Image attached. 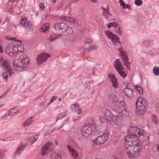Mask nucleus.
Segmentation results:
<instances>
[{
  "label": "nucleus",
  "mask_w": 159,
  "mask_h": 159,
  "mask_svg": "<svg viewBox=\"0 0 159 159\" xmlns=\"http://www.w3.org/2000/svg\"><path fill=\"white\" fill-rule=\"evenodd\" d=\"M53 27L56 31L60 33L66 32L67 25L64 23H56L54 24Z\"/></svg>",
  "instance_id": "obj_6"
},
{
  "label": "nucleus",
  "mask_w": 159,
  "mask_h": 159,
  "mask_svg": "<svg viewBox=\"0 0 159 159\" xmlns=\"http://www.w3.org/2000/svg\"><path fill=\"white\" fill-rule=\"evenodd\" d=\"M38 138V137L37 135L35 134H33L31 135L29 137L28 139L30 142H31L32 143H33L36 141Z\"/></svg>",
  "instance_id": "obj_28"
},
{
  "label": "nucleus",
  "mask_w": 159,
  "mask_h": 159,
  "mask_svg": "<svg viewBox=\"0 0 159 159\" xmlns=\"http://www.w3.org/2000/svg\"><path fill=\"white\" fill-rule=\"evenodd\" d=\"M55 99H56V97L55 96H54L52 97V98L51 100L49 102V103H52L53 101L55 100Z\"/></svg>",
  "instance_id": "obj_55"
},
{
  "label": "nucleus",
  "mask_w": 159,
  "mask_h": 159,
  "mask_svg": "<svg viewBox=\"0 0 159 159\" xmlns=\"http://www.w3.org/2000/svg\"><path fill=\"white\" fill-rule=\"evenodd\" d=\"M55 143L56 144V146H57L58 145V140L57 139H55L54 141Z\"/></svg>",
  "instance_id": "obj_60"
},
{
  "label": "nucleus",
  "mask_w": 159,
  "mask_h": 159,
  "mask_svg": "<svg viewBox=\"0 0 159 159\" xmlns=\"http://www.w3.org/2000/svg\"><path fill=\"white\" fill-rule=\"evenodd\" d=\"M153 72L156 75H158L159 73V68L157 66H155L153 69Z\"/></svg>",
  "instance_id": "obj_39"
},
{
  "label": "nucleus",
  "mask_w": 159,
  "mask_h": 159,
  "mask_svg": "<svg viewBox=\"0 0 159 159\" xmlns=\"http://www.w3.org/2000/svg\"><path fill=\"white\" fill-rule=\"evenodd\" d=\"M24 147L22 145L19 146L16 151L14 153V155H19L22 152V151L24 149Z\"/></svg>",
  "instance_id": "obj_32"
},
{
  "label": "nucleus",
  "mask_w": 159,
  "mask_h": 159,
  "mask_svg": "<svg viewBox=\"0 0 159 159\" xmlns=\"http://www.w3.org/2000/svg\"><path fill=\"white\" fill-rule=\"evenodd\" d=\"M18 111L14 108H12L8 111V115L9 116H12L14 115L16 112H18Z\"/></svg>",
  "instance_id": "obj_33"
},
{
  "label": "nucleus",
  "mask_w": 159,
  "mask_h": 159,
  "mask_svg": "<svg viewBox=\"0 0 159 159\" xmlns=\"http://www.w3.org/2000/svg\"><path fill=\"white\" fill-rule=\"evenodd\" d=\"M144 132L143 130H139L136 127L130 126L128 129L129 135L134 137L135 138H137L141 135L143 136Z\"/></svg>",
  "instance_id": "obj_3"
},
{
  "label": "nucleus",
  "mask_w": 159,
  "mask_h": 159,
  "mask_svg": "<svg viewBox=\"0 0 159 159\" xmlns=\"http://www.w3.org/2000/svg\"><path fill=\"white\" fill-rule=\"evenodd\" d=\"M107 28H110L111 26H112L111 23H110L108 24H107Z\"/></svg>",
  "instance_id": "obj_58"
},
{
  "label": "nucleus",
  "mask_w": 159,
  "mask_h": 159,
  "mask_svg": "<svg viewBox=\"0 0 159 159\" xmlns=\"http://www.w3.org/2000/svg\"><path fill=\"white\" fill-rule=\"evenodd\" d=\"M92 40L90 39H89V38H88V39L87 40V41H86V42L87 43H92Z\"/></svg>",
  "instance_id": "obj_56"
},
{
  "label": "nucleus",
  "mask_w": 159,
  "mask_h": 159,
  "mask_svg": "<svg viewBox=\"0 0 159 159\" xmlns=\"http://www.w3.org/2000/svg\"><path fill=\"white\" fill-rule=\"evenodd\" d=\"M119 2L120 5L123 6L122 9H123L124 8H125V4L122 0H120Z\"/></svg>",
  "instance_id": "obj_47"
},
{
  "label": "nucleus",
  "mask_w": 159,
  "mask_h": 159,
  "mask_svg": "<svg viewBox=\"0 0 159 159\" xmlns=\"http://www.w3.org/2000/svg\"><path fill=\"white\" fill-rule=\"evenodd\" d=\"M78 23V21L75 18L74 20L73 23L75 24H77Z\"/></svg>",
  "instance_id": "obj_59"
},
{
  "label": "nucleus",
  "mask_w": 159,
  "mask_h": 159,
  "mask_svg": "<svg viewBox=\"0 0 159 159\" xmlns=\"http://www.w3.org/2000/svg\"><path fill=\"white\" fill-rule=\"evenodd\" d=\"M148 107L147 104H145L144 105L136 106V114L140 116L144 114L146 111Z\"/></svg>",
  "instance_id": "obj_12"
},
{
  "label": "nucleus",
  "mask_w": 159,
  "mask_h": 159,
  "mask_svg": "<svg viewBox=\"0 0 159 159\" xmlns=\"http://www.w3.org/2000/svg\"><path fill=\"white\" fill-rule=\"evenodd\" d=\"M125 150L129 157H136L138 154L135 153V151L133 149L132 146H127L125 147Z\"/></svg>",
  "instance_id": "obj_13"
},
{
  "label": "nucleus",
  "mask_w": 159,
  "mask_h": 159,
  "mask_svg": "<svg viewBox=\"0 0 159 159\" xmlns=\"http://www.w3.org/2000/svg\"><path fill=\"white\" fill-rule=\"evenodd\" d=\"M15 52L17 53L18 52H22L24 50V46L22 44H20L19 46L16 45V48H15Z\"/></svg>",
  "instance_id": "obj_27"
},
{
  "label": "nucleus",
  "mask_w": 159,
  "mask_h": 159,
  "mask_svg": "<svg viewBox=\"0 0 159 159\" xmlns=\"http://www.w3.org/2000/svg\"><path fill=\"white\" fill-rule=\"evenodd\" d=\"M70 108L73 111L78 112L77 113V115H79L81 113V110L80 109L79 105L78 103L72 104Z\"/></svg>",
  "instance_id": "obj_21"
},
{
  "label": "nucleus",
  "mask_w": 159,
  "mask_h": 159,
  "mask_svg": "<svg viewBox=\"0 0 159 159\" xmlns=\"http://www.w3.org/2000/svg\"><path fill=\"white\" fill-rule=\"evenodd\" d=\"M69 17H67L66 16H63L61 17V18L62 20L66 21H68L69 20Z\"/></svg>",
  "instance_id": "obj_44"
},
{
  "label": "nucleus",
  "mask_w": 159,
  "mask_h": 159,
  "mask_svg": "<svg viewBox=\"0 0 159 159\" xmlns=\"http://www.w3.org/2000/svg\"><path fill=\"white\" fill-rule=\"evenodd\" d=\"M108 77L110 79L113 87L116 88L118 87V83L115 75L113 74H109Z\"/></svg>",
  "instance_id": "obj_18"
},
{
  "label": "nucleus",
  "mask_w": 159,
  "mask_h": 159,
  "mask_svg": "<svg viewBox=\"0 0 159 159\" xmlns=\"http://www.w3.org/2000/svg\"><path fill=\"white\" fill-rule=\"evenodd\" d=\"M143 2L141 0H135V4L138 6H139L142 4Z\"/></svg>",
  "instance_id": "obj_40"
},
{
  "label": "nucleus",
  "mask_w": 159,
  "mask_h": 159,
  "mask_svg": "<svg viewBox=\"0 0 159 159\" xmlns=\"http://www.w3.org/2000/svg\"><path fill=\"white\" fill-rule=\"evenodd\" d=\"M115 30L119 35H121V34L122 31L119 27L116 29Z\"/></svg>",
  "instance_id": "obj_43"
},
{
  "label": "nucleus",
  "mask_w": 159,
  "mask_h": 159,
  "mask_svg": "<svg viewBox=\"0 0 159 159\" xmlns=\"http://www.w3.org/2000/svg\"><path fill=\"white\" fill-rule=\"evenodd\" d=\"M51 158L52 159H61L60 157L55 153L52 154Z\"/></svg>",
  "instance_id": "obj_37"
},
{
  "label": "nucleus",
  "mask_w": 159,
  "mask_h": 159,
  "mask_svg": "<svg viewBox=\"0 0 159 159\" xmlns=\"http://www.w3.org/2000/svg\"><path fill=\"white\" fill-rule=\"evenodd\" d=\"M108 99L109 102L114 106L116 105L119 102L118 98L114 93L110 94L108 97Z\"/></svg>",
  "instance_id": "obj_17"
},
{
  "label": "nucleus",
  "mask_w": 159,
  "mask_h": 159,
  "mask_svg": "<svg viewBox=\"0 0 159 159\" xmlns=\"http://www.w3.org/2000/svg\"><path fill=\"white\" fill-rule=\"evenodd\" d=\"M86 46L85 45L84 46L83 48L82 49V51L83 52H88V50H87V51H86V49L87 48H86Z\"/></svg>",
  "instance_id": "obj_49"
},
{
  "label": "nucleus",
  "mask_w": 159,
  "mask_h": 159,
  "mask_svg": "<svg viewBox=\"0 0 159 159\" xmlns=\"http://www.w3.org/2000/svg\"><path fill=\"white\" fill-rule=\"evenodd\" d=\"M6 39H9L11 40H15L16 39L14 37H9V36H7L6 37Z\"/></svg>",
  "instance_id": "obj_54"
},
{
  "label": "nucleus",
  "mask_w": 159,
  "mask_h": 159,
  "mask_svg": "<svg viewBox=\"0 0 159 159\" xmlns=\"http://www.w3.org/2000/svg\"><path fill=\"white\" fill-rule=\"evenodd\" d=\"M16 47V44L14 43H9L5 50L6 53L10 56H12L15 52V48Z\"/></svg>",
  "instance_id": "obj_10"
},
{
  "label": "nucleus",
  "mask_w": 159,
  "mask_h": 159,
  "mask_svg": "<svg viewBox=\"0 0 159 159\" xmlns=\"http://www.w3.org/2000/svg\"><path fill=\"white\" fill-rule=\"evenodd\" d=\"M30 59L25 54L21 55L19 60L15 59L13 62L12 67L14 70L19 71L24 68L27 67L29 65Z\"/></svg>",
  "instance_id": "obj_1"
},
{
  "label": "nucleus",
  "mask_w": 159,
  "mask_h": 159,
  "mask_svg": "<svg viewBox=\"0 0 159 159\" xmlns=\"http://www.w3.org/2000/svg\"><path fill=\"white\" fill-rule=\"evenodd\" d=\"M50 25L48 23H46L43 25L40 28V31L44 32L48 30V29Z\"/></svg>",
  "instance_id": "obj_30"
},
{
  "label": "nucleus",
  "mask_w": 159,
  "mask_h": 159,
  "mask_svg": "<svg viewBox=\"0 0 159 159\" xmlns=\"http://www.w3.org/2000/svg\"><path fill=\"white\" fill-rule=\"evenodd\" d=\"M105 34L111 40L114 45H119L120 47L121 46V43L118 40L119 39L116 35L113 34L112 32L109 31H106Z\"/></svg>",
  "instance_id": "obj_4"
},
{
  "label": "nucleus",
  "mask_w": 159,
  "mask_h": 159,
  "mask_svg": "<svg viewBox=\"0 0 159 159\" xmlns=\"http://www.w3.org/2000/svg\"><path fill=\"white\" fill-rule=\"evenodd\" d=\"M145 104H147L146 100L143 97L139 98L136 100V106L144 105Z\"/></svg>",
  "instance_id": "obj_22"
},
{
  "label": "nucleus",
  "mask_w": 159,
  "mask_h": 159,
  "mask_svg": "<svg viewBox=\"0 0 159 159\" xmlns=\"http://www.w3.org/2000/svg\"><path fill=\"white\" fill-rule=\"evenodd\" d=\"M93 131L92 127L88 125L82 127L81 129V132L82 136L86 137L92 133Z\"/></svg>",
  "instance_id": "obj_9"
},
{
  "label": "nucleus",
  "mask_w": 159,
  "mask_h": 159,
  "mask_svg": "<svg viewBox=\"0 0 159 159\" xmlns=\"http://www.w3.org/2000/svg\"><path fill=\"white\" fill-rule=\"evenodd\" d=\"M16 0H9L10 2H14L16 1Z\"/></svg>",
  "instance_id": "obj_63"
},
{
  "label": "nucleus",
  "mask_w": 159,
  "mask_h": 159,
  "mask_svg": "<svg viewBox=\"0 0 159 159\" xmlns=\"http://www.w3.org/2000/svg\"><path fill=\"white\" fill-rule=\"evenodd\" d=\"M132 146L133 147V149L135 151V153L138 154L142 148L140 142L138 139L135 140L133 144L132 145Z\"/></svg>",
  "instance_id": "obj_16"
},
{
  "label": "nucleus",
  "mask_w": 159,
  "mask_h": 159,
  "mask_svg": "<svg viewBox=\"0 0 159 159\" xmlns=\"http://www.w3.org/2000/svg\"><path fill=\"white\" fill-rule=\"evenodd\" d=\"M112 119L109 122L111 125H118L120 121V118L118 116H113Z\"/></svg>",
  "instance_id": "obj_23"
},
{
  "label": "nucleus",
  "mask_w": 159,
  "mask_h": 159,
  "mask_svg": "<svg viewBox=\"0 0 159 159\" xmlns=\"http://www.w3.org/2000/svg\"><path fill=\"white\" fill-rule=\"evenodd\" d=\"M20 23L26 29L29 27V24L26 19H22L20 20Z\"/></svg>",
  "instance_id": "obj_29"
},
{
  "label": "nucleus",
  "mask_w": 159,
  "mask_h": 159,
  "mask_svg": "<svg viewBox=\"0 0 159 159\" xmlns=\"http://www.w3.org/2000/svg\"><path fill=\"white\" fill-rule=\"evenodd\" d=\"M66 31H67L68 34H71L73 33V30L72 27H70L67 25V28L66 29Z\"/></svg>",
  "instance_id": "obj_38"
},
{
  "label": "nucleus",
  "mask_w": 159,
  "mask_h": 159,
  "mask_svg": "<svg viewBox=\"0 0 159 159\" xmlns=\"http://www.w3.org/2000/svg\"><path fill=\"white\" fill-rule=\"evenodd\" d=\"M105 116L106 119L109 122L112 120L113 116L111 114V111L109 110H106L105 111Z\"/></svg>",
  "instance_id": "obj_24"
},
{
  "label": "nucleus",
  "mask_w": 159,
  "mask_h": 159,
  "mask_svg": "<svg viewBox=\"0 0 159 159\" xmlns=\"http://www.w3.org/2000/svg\"><path fill=\"white\" fill-rule=\"evenodd\" d=\"M134 137L129 135L126 136L124 139L125 147L127 146H132L134 142L137 140V138Z\"/></svg>",
  "instance_id": "obj_11"
},
{
  "label": "nucleus",
  "mask_w": 159,
  "mask_h": 159,
  "mask_svg": "<svg viewBox=\"0 0 159 159\" xmlns=\"http://www.w3.org/2000/svg\"><path fill=\"white\" fill-rule=\"evenodd\" d=\"M148 158V157H143L142 158H141V159H147Z\"/></svg>",
  "instance_id": "obj_64"
},
{
  "label": "nucleus",
  "mask_w": 159,
  "mask_h": 159,
  "mask_svg": "<svg viewBox=\"0 0 159 159\" xmlns=\"http://www.w3.org/2000/svg\"><path fill=\"white\" fill-rule=\"evenodd\" d=\"M72 143H70L67 146L68 149L72 156L74 157H76L78 156V153L76 150L73 148Z\"/></svg>",
  "instance_id": "obj_19"
},
{
  "label": "nucleus",
  "mask_w": 159,
  "mask_h": 159,
  "mask_svg": "<svg viewBox=\"0 0 159 159\" xmlns=\"http://www.w3.org/2000/svg\"><path fill=\"white\" fill-rule=\"evenodd\" d=\"M116 68L118 72V73L123 78H125L126 76V75L125 72L121 70V69H118V68H117L116 67Z\"/></svg>",
  "instance_id": "obj_31"
},
{
  "label": "nucleus",
  "mask_w": 159,
  "mask_h": 159,
  "mask_svg": "<svg viewBox=\"0 0 159 159\" xmlns=\"http://www.w3.org/2000/svg\"><path fill=\"white\" fill-rule=\"evenodd\" d=\"M152 120L153 123L154 124H158V121L157 120V118L156 116H153Z\"/></svg>",
  "instance_id": "obj_41"
},
{
  "label": "nucleus",
  "mask_w": 159,
  "mask_h": 159,
  "mask_svg": "<svg viewBox=\"0 0 159 159\" xmlns=\"http://www.w3.org/2000/svg\"><path fill=\"white\" fill-rule=\"evenodd\" d=\"M79 117L78 116H75L73 118V120L75 121L77 120Z\"/></svg>",
  "instance_id": "obj_57"
},
{
  "label": "nucleus",
  "mask_w": 159,
  "mask_h": 159,
  "mask_svg": "<svg viewBox=\"0 0 159 159\" xmlns=\"http://www.w3.org/2000/svg\"><path fill=\"white\" fill-rule=\"evenodd\" d=\"M135 89L139 93L141 94H143V91L140 86L136 85L134 86Z\"/></svg>",
  "instance_id": "obj_36"
},
{
  "label": "nucleus",
  "mask_w": 159,
  "mask_h": 159,
  "mask_svg": "<svg viewBox=\"0 0 159 159\" xmlns=\"http://www.w3.org/2000/svg\"><path fill=\"white\" fill-rule=\"evenodd\" d=\"M40 8L42 10L44 11L45 10L44 5L43 3H41L39 5Z\"/></svg>",
  "instance_id": "obj_46"
},
{
  "label": "nucleus",
  "mask_w": 159,
  "mask_h": 159,
  "mask_svg": "<svg viewBox=\"0 0 159 159\" xmlns=\"http://www.w3.org/2000/svg\"><path fill=\"white\" fill-rule=\"evenodd\" d=\"M90 1L94 3H97L98 2V1L96 0H90Z\"/></svg>",
  "instance_id": "obj_61"
},
{
  "label": "nucleus",
  "mask_w": 159,
  "mask_h": 159,
  "mask_svg": "<svg viewBox=\"0 0 159 159\" xmlns=\"http://www.w3.org/2000/svg\"><path fill=\"white\" fill-rule=\"evenodd\" d=\"M96 49V48H95V47H94V46H92L89 47V48H87L86 51H87V50H88V52H89L91 50H92L94 49Z\"/></svg>",
  "instance_id": "obj_45"
},
{
  "label": "nucleus",
  "mask_w": 159,
  "mask_h": 159,
  "mask_svg": "<svg viewBox=\"0 0 159 159\" xmlns=\"http://www.w3.org/2000/svg\"><path fill=\"white\" fill-rule=\"evenodd\" d=\"M98 120L100 121V122L103 123L104 121V119L102 117H100L98 119Z\"/></svg>",
  "instance_id": "obj_52"
},
{
  "label": "nucleus",
  "mask_w": 159,
  "mask_h": 159,
  "mask_svg": "<svg viewBox=\"0 0 159 159\" xmlns=\"http://www.w3.org/2000/svg\"><path fill=\"white\" fill-rule=\"evenodd\" d=\"M0 64L1 66L4 67L5 69H7L8 71L3 72L2 75V77L5 80H7L8 79V77L11 76L12 74H14L13 71H12V70L10 66V65L6 60L3 57H2L0 60Z\"/></svg>",
  "instance_id": "obj_2"
},
{
  "label": "nucleus",
  "mask_w": 159,
  "mask_h": 159,
  "mask_svg": "<svg viewBox=\"0 0 159 159\" xmlns=\"http://www.w3.org/2000/svg\"><path fill=\"white\" fill-rule=\"evenodd\" d=\"M66 112H63L59 114L57 116L56 121L58 120L61 119L64 117L66 116Z\"/></svg>",
  "instance_id": "obj_35"
},
{
  "label": "nucleus",
  "mask_w": 159,
  "mask_h": 159,
  "mask_svg": "<svg viewBox=\"0 0 159 159\" xmlns=\"http://www.w3.org/2000/svg\"><path fill=\"white\" fill-rule=\"evenodd\" d=\"M119 113L120 116L122 117L127 115V111L125 109V103L123 101H120V104Z\"/></svg>",
  "instance_id": "obj_15"
},
{
  "label": "nucleus",
  "mask_w": 159,
  "mask_h": 159,
  "mask_svg": "<svg viewBox=\"0 0 159 159\" xmlns=\"http://www.w3.org/2000/svg\"><path fill=\"white\" fill-rule=\"evenodd\" d=\"M75 18L73 17L71 18L70 17H69V20L68 21V22H69L70 23H73L74 20L75 19Z\"/></svg>",
  "instance_id": "obj_51"
},
{
  "label": "nucleus",
  "mask_w": 159,
  "mask_h": 159,
  "mask_svg": "<svg viewBox=\"0 0 159 159\" xmlns=\"http://www.w3.org/2000/svg\"><path fill=\"white\" fill-rule=\"evenodd\" d=\"M33 119V117H30L28 118L23 124V126L24 127L30 125L34 122Z\"/></svg>",
  "instance_id": "obj_26"
},
{
  "label": "nucleus",
  "mask_w": 159,
  "mask_h": 159,
  "mask_svg": "<svg viewBox=\"0 0 159 159\" xmlns=\"http://www.w3.org/2000/svg\"><path fill=\"white\" fill-rule=\"evenodd\" d=\"M108 131L105 130L102 135L98 137L94 140L95 143L98 145L103 144L108 138Z\"/></svg>",
  "instance_id": "obj_5"
},
{
  "label": "nucleus",
  "mask_w": 159,
  "mask_h": 159,
  "mask_svg": "<svg viewBox=\"0 0 159 159\" xmlns=\"http://www.w3.org/2000/svg\"><path fill=\"white\" fill-rule=\"evenodd\" d=\"M56 39V36H50V37H49L48 39V40L50 41V42H52L53 40H54L55 39Z\"/></svg>",
  "instance_id": "obj_42"
},
{
  "label": "nucleus",
  "mask_w": 159,
  "mask_h": 159,
  "mask_svg": "<svg viewBox=\"0 0 159 159\" xmlns=\"http://www.w3.org/2000/svg\"><path fill=\"white\" fill-rule=\"evenodd\" d=\"M52 142L46 143L45 146L42 148L41 155L44 156L49 152H51L52 150Z\"/></svg>",
  "instance_id": "obj_14"
},
{
  "label": "nucleus",
  "mask_w": 159,
  "mask_h": 159,
  "mask_svg": "<svg viewBox=\"0 0 159 159\" xmlns=\"http://www.w3.org/2000/svg\"><path fill=\"white\" fill-rule=\"evenodd\" d=\"M124 92L125 95L127 97L130 98H132L134 96V93L130 87L129 86H126V88L124 89Z\"/></svg>",
  "instance_id": "obj_20"
},
{
  "label": "nucleus",
  "mask_w": 159,
  "mask_h": 159,
  "mask_svg": "<svg viewBox=\"0 0 159 159\" xmlns=\"http://www.w3.org/2000/svg\"><path fill=\"white\" fill-rule=\"evenodd\" d=\"M79 0H73V2L75 3H76Z\"/></svg>",
  "instance_id": "obj_62"
},
{
  "label": "nucleus",
  "mask_w": 159,
  "mask_h": 159,
  "mask_svg": "<svg viewBox=\"0 0 159 159\" xmlns=\"http://www.w3.org/2000/svg\"><path fill=\"white\" fill-rule=\"evenodd\" d=\"M114 65L115 68L116 67L119 69H120L122 66L121 63L119 61L118 59H116V61L115 62Z\"/></svg>",
  "instance_id": "obj_34"
},
{
  "label": "nucleus",
  "mask_w": 159,
  "mask_h": 159,
  "mask_svg": "<svg viewBox=\"0 0 159 159\" xmlns=\"http://www.w3.org/2000/svg\"><path fill=\"white\" fill-rule=\"evenodd\" d=\"M55 129L53 128V129L49 130L47 133H46V135H48L50 134L53 131H54Z\"/></svg>",
  "instance_id": "obj_53"
},
{
  "label": "nucleus",
  "mask_w": 159,
  "mask_h": 159,
  "mask_svg": "<svg viewBox=\"0 0 159 159\" xmlns=\"http://www.w3.org/2000/svg\"><path fill=\"white\" fill-rule=\"evenodd\" d=\"M51 55L48 53H42L38 55L37 58V63L38 65H41L43 62H44L50 57Z\"/></svg>",
  "instance_id": "obj_7"
},
{
  "label": "nucleus",
  "mask_w": 159,
  "mask_h": 159,
  "mask_svg": "<svg viewBox=\"0 0 159 159\" xmlns=\"http://www.w3.org/2000/svg\"><path fill=\"white\" fill-rule=\"evenodd\" d=\"M112 24V26L114 27V28H116L117 26V24L116 22H114L113 23H111Z\"/></svg>",
  "instance_id": "obj_50"
},
{
  "label": "nucleus",
  "mask_w": 159,
  "mask_h": 159,
  "mask_svg": "<svg viewBox=\"0 0 159 159\" xmlns=\"http://www.w3.org/2000/svg\"><path fill=\"white\" fill-rule=\"evenodd\" d=\"M101 9L103 11V15L104 16L106 19H108L111 16V14L108 11V10L107 9L103 7H101Z\"/></svg>",
  "instance_id": "obj_25"
},
{
  "label": "nucleus",
  "mask_w": 159,
  "mask_h": 159,
  "mask_svg": "<svg viewBox=\"0 0 159 159\" xmlns=\"http://www.w3.org/2000/svg\"><path fill=\"white\" fill-rule=\"evenodd\" d=\"M4 155L3 151L2 150H0V159L4 157Z\"/></svg>",
  "instance_id": "obj_48"
},
{
  "label": "nucleus",
  "mask_w": 159,
  "mask_h": 159,
  "mask_svg": "<svg viewBox=\"0 0 159 159\" xmlns=\"http://www.w3.org/2000/svg\"><path fill=\"white\" fill-rule=\"evenodd\" d=\"M118 51L121 55V58L123 60V65L127 68V69L129 70L130 68L129 63L128 62V58L127 56L124 53L123 51H122L121 48H118Z\"/></svg>",
  "instance_id": "obj_8"
}]
</instances>
